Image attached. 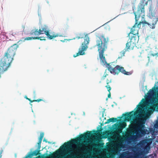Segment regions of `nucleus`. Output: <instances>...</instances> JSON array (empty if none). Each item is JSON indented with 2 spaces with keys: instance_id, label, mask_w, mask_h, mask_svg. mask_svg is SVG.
<instances>
[{
  "instance_id": "nucleus-1",
  "label": "nucleus",
  "mask_w": 158,
  "mask_h": 158,
  "mask_svg": "<svg viewBox=\"0 0 158 158\" xmlns=\"http://www.w3.org/2000/svg\"><path fill=\"white\" fill-rule=\"evenodd\" d=\"M108 40L103 35L98 37L96 40V46L98 47L99 56L101 61L103 64L106 65L108 70L113 74H118L120 72L126 75H130L132 73L128 72L124 69L123 67L118 65L115 66L113 63H107L106 61L104 53L107 48Z\"/></svg>"
},
{
  "instance_id": "nucleus-2",
  "label": "nucleus",
  "mask_w": 158,
  "mask_h": 158,
  "mask_svg": "<svg viewBox=\"0 0 158 158\" xmlns=\"http://www.w3.org/2000/svg\"><path fill=\"white\" fill-rule=\"evenodd\" d=\"M139 117L135 120L137 126L135 131H134L133 127L127 129L125 136L129 141H133L137 138L145 135L148 131L147 130L145 129V123L146 119L145 118V115L141 114L139 115Z\"/></svg>"
},
{
  "instance_id": "nucleus-3",
  "label": "nucleus",
  "mask_w": 158,
  "mask_h": 158,
  "mask_svg": "<svg viewBox=\"0 0 158 158\" xmlns=\"http://www.w3.org/2000/svg\"><path fill=\"white\" fill-rule=\"evenodd\" d=\"M93 135V133L91 131H88L86 133L81 135L80 136L76 139H72L70 141L65 142L61 147L60 148L64 150L66 149L73 144H77L80 146H82L83 141L87 140L88 138H89Z\"/></svg>"
},
{
  "instance_id": "nucleus-4",
  "label": "nucleus",
  "mask_w": 158,
  "mask_h": 158,
  "mask_svg": "<svg viewBox=\"0 0 158 158\" xmlns=\"http://www.w3.org/2000/svg\"><path fill=\"white\" fill-rule=\"evenodd\" d=\"M134 13L135 15V24L131 28L130 32L128 34V37H129L130 38V34L133 35H138L139 28L136 27V25L138 23V21L140 18L142 19L144 18V11L143 5L140 4L138 11L136 12H134Z\"/></svg>"
},
{
  "instance_id": "nucleus-5",
  "label": "nucleus",
  "mask_w": 158,
  "mask_h": 158,
  "mask_svg": "<svg viewBox=\"0 0 158 158\" xmlns=\"http://www.w3.org/2000/svg\"><path fill=\"white\" fill-rule=\"evenodd\" d=\"M48 29V27L46 25H42L40 27L39 30L37 29L32 30L30 34L31 35L38 36L45 33L47 38L50 40H52L59 36L58 34H56L54 32L50 33Z\"/></svg>"
},
{
  "instance_id": "nucleus-6",
  "label": "nucleus",
  "mask_w": 158,
  "mask_h": 158,
  "mask_svg": "<svg viewBox=\"0 0 158 158\" xmlns=\"http://www.w3.org/2000/svg\"><path fill=\"white\" fill-rule=\"evenodd\" d=\"M89 41V37L87 34L85 35L84 41L82 44L81 48L79 49L78 52L76 55H74L73 56L75 57L79 55H83L85 54L84 51L88 47V45Z\"/></svg>"
},
{
  "instance_id": "nucleus-7",
  "label": "nucleus",
  "mask_w": 158,
  "mask_h": 158,
  "mask_svg": "<svg viewBox=\"0 0 158 158\" xmlns=\"http://www.w3.org/2000/svg\"><path fill=\"white\" fill-rule=\"evenodd\" d=\"M139 40V36L138 35H132L130 40L126 44V48L127 49H133L134 47L136 46V44Z\"/></svg>"
},
{
  "instance_id": "nucleus-8",
  "label": "nucleus",
  "mask_w": 158,
  "mask_h": 158,
  "mask_svg": "<svg viewBox=\"0 0 158 158\" xmlns=\"http://www.w3.org/2000/svg\"><path fill=\"white\" fill-rule=\"evenodd\" d=\"M137 113L136 112L132 111L129 113H126V114H123V116L125 117V119H127L128 121L132 119L134 116L136 115Z\"/></svg>"
},
{
  "instance_id": "nucleus-9",
  "label": "nucleus",
  "mask_w": 158,
  "mask_h": 158,
  "mask_svg": "<svg viewBox=\"0 0 158 158\" xmlns=\"http://www.w3.org/2000/svg\"><path fill=\"white\" fill-rule=\"evenodd\" d=\"M158 89L157 87H153L152 89L149 91L148 93V95L150 96L156 95L157 92L156 90Z\"/></svg>"
},
{
  "instance_id": "nucleus-10",
  "label": "nucleus",
  "mask_w": 158,
  "mask_h": 158,
  "mask_svg": "<svg viewBox=\"0 0 158 158\" xmlns=\"http://www.w3.org/2000/svg\"><path fill=\"white\" fill-rule=\"evenodd\" d=\"M158 21L156 18H154L152 19L151 22L149 23L151 24V25H150L149 27L150 28L152 29H154L155 28V25L156 24Z\"/></svg>"
},
{
  "instance_id": "nucleus-11",
  "label": "nucleus",
  "mask_w": 158,
  "mask_h": 158,
  "mask_svg": "<svg viewBox=\"0 0 158 158\" xmlns=\"http://www.w3.org/2000/svg\"><path fill=\"white\" fill-rule=\"evenodd\" d=\"M129 156L128 152H124L120 155L119 158H130Z\"/></svg>"
},
{
  "instance_id": "nucleus-12",
  "label": "nucleus",
  "mask_w": 158,
  "mask_h": 158,
  "mask_svg": "<svg viewBox=\"0 0 158 158\" xmlns=\"http://www.w3.org/2000/svg\"><path fill=\"white\" fill-rule=\"evenodd\" d=\"M145 0H142L141 1V2L139 3V5L138 6V9H137V11H138V8H139V5H140V4H141V5H143V10H144V16H145L144 6H145V5H147L148 4V2H147L145 3Z\"/></svg>"
},
{
  "instance_id": "nucleus-13",
  "label": "nucleus",
  "mask_w": 158,
  "mask_h": 158,
  "mask_svg": "<svg viewBox=\"0 0 158 158\" xmlns=\"http://www.w3.org/2000/svg\"><path fill=\"white\" fill-rule=\"evenodd\" d=\"M149 16L150 18H153L155 17L156 13L154 10H150L149 13Z\"/></svg>"
},
{
  "instance_id": "nucleus-14",
  "label": "nucleus",
  "mask_w": 158,
  "mask_h": 158,
  "mask_svg": "<svg viewBox=\"0 0 158 158\" xmlns=\"http://www.w3.org/2000/svg\"><path fill=\"white\" fill-rule=\"evenodd\" d=\"M40 37H27L25 38H23L24 39L23 40L25 41L26 40H32L35 39H38L39 40L40 39Z\"/></svg>"
},
{
  "instance_id": "nucleus-15",
  "label": "nucleus",
  "mask_w": 158,
  "mask_h": 158,
  "mask_svg": "<svg viewBox=\"0 0 158 158\" xmlns=\"http://www.w3.org/2000/svg\"><path fill=\"white\" fill-rule=\"evenodd\" d=\"M143 100H144L143 99H142V100L141 101V102L139 103V104L137 106L136 108H138V111H141L142 110V108H141V107H142V105L141 104V102Z\"/></svg>"
},
{
  "instance_id": "nucleus-16",
  "label": "nucleus",
  "mask_w": 158,
  "mask_h": 158,
  "mask_svg": "<svg viewBox=\"0 0 158 158\" xmlns=\"http://www.w3.org/2000/svg\"><path fill=\"white\" fill-rule=\"evenodd\" d=\"M109 83V80L107 79L106 81V84L107 85L105 87L107 89L108 91L109 92H110V91L111 89V88L110 85H108Z\"/></svg>"
},
{
  "instance_id": "nucleus-17",
  "label": "nucleus",
  "mask_w": 158,
  "mask_h": 158,
  "mask_svg": "<svg viewBox=\"0 0 158 158\" xmlns=\"http://www.w3.org/2000/svg\"><path fill=\"white\" fill-rule=\"evenodd\" d=\"M44 136V133L43 132H41L40 133V136L39 139V143L40 142H41L42 141V140Z\"/></svg>"
},
{
  "instance_id": "nucleus-18",
  "label": "nucleus",
  "mask_w": 158,
  "mask_h": 158,
  "mask_svg": "<svg viewBox=\"0 0 158 158\" xmlns=\"http://www.w3.org/2000/svg\"><path fill=\"white\" fill-rule=\"evenodd\" d=\"M122 129H123L121 127L119 126L118 127L117 129L116 130V132L118 134H120L122 132ZM118 135H119V134H118Z\"/></svg>"
},
{
  "instance_id": "nucleus-19",
  "label": "nucleus",
  "mask_w": 158,
  "mask_h": 158,
  "mask_svg": "<svg viewBox=\"0 0 158 158\" xmlns=\"http://www.w3.org/2000/svg\"><path fill=\"white\" fill-rule=\"evenodd\" d=\"M40 152V150H36L33 152L32 155L37 156L39 154Z\"/></svg>"
},
{
  "instance_id": "nucleus-20",
  "label": "nucleus",
  "mask_w": 158,
  "mask_h": 158,
  "mask_svg": "<svg viewBox=\"0 0 158 158\" xmlns=\"http://www.w3.org/2000/svg\"><path fill=\"white\" fill-rule=\"evenodd\" d=\"M110 134V133L108 131H106L104 132L103 134V135L104 136V138H106Z\"/></svg>"
},
{
  "instance_id": "nucleus-21",
  "label": "nucleus",
  "mask_w": 158,
  "mask_h": 158,
  "mask_svg": "<svg viewBox=\"0 0 158 158\" xmlns=\"http://www.w3.org/2000/svg\"><path fill=\"white\" fill-rule=\"evenodd\" d=\"M28 100L31 102H39L40 101H43V100L42 99H38L37 100H31L30 98L29 99H28Z\"/></svg>"
},
{
  "instance_id": "nucleus-22",
  "label": "nucleus",
  "mask_w": 158,
  "mask_h": 158,
  "mask_svg": "<svg viewBox=\"0 0 158 158\" xmlns=\"http://www.w3.org/2000/svg\"><path fill=\"white\" fill-rule=\"evenodd\" d=\"M28 100L31 102H39L40 101H43V100L42 99H38L37 100H31L30 98L29 99H28Z\"/></svg>"
},
{
  "instance_id": "nucleus-23",
  "label": "nucleus",
  "mask_w": 158,
  "mask_h": 158,
  "mask_svg": "<svg viewBox=\"0 0 158 158\" xmlns=\"http://www.w3.org/2000/svg\"><path fill=\"white\" fill-rule=\"evenodd\" d=\"M125 53V51L124 50H123L120 52V55L121 56L120 57H118V58H121L122 57L124 56Z\"/></svg>"
},
{
  "instance_id": "nucleus-24",
  "label": "nucleus",
  "mask_w": 158,
  "mask_h": 158,
  "mask_svg": "<svg viewBox=\"0 0 158 158\" xmlns=\"http://www.w3.org/2000/svg\"><path fill=\"white\" fill-rule=\"evenodd\" d=\"M127 124L126 123H124L120 124L119 126L121 127L123 129V128H125Z\"/></svg>"
},
{
  "instance_id": "nucleus-25",
  "label": "nucleus",
  "mask_w": 158,
  "mask_h": 158,
  "mask_svg": "<svg viewBox=\"0 0 158 158\" xmlns=\"http://www.w3.org/2000/svg\"><path fill=\"white\" fill-rule=\"evenodd\" d=\"M154 127L155 129L158 130V120L156 121V123L154 125Z\"/></svg>"
},
{
  "instance_id": "nucleus-26",
  "label": "nucleus",
  "mask_w": 158,
  "mask_h": 158,
  "mask_svg": "<svg viewBox=\"0 0 158 158\" xmlns=\"http://www.w3.org/2000/svg\"><path fill=\"white\" fill-rule=\"evenodd\" d=\"M142 22L139 21V23L136 25V27H138L139 28V29L141 27V24L142 23Z\"/></svg>"
},
{
  "instance_id": "nucleus-27",
  "label": "nucleus",
  "mask_w": 158,
  "mask_h": 158,
  "mask_svg": "<svg viewBox=\"0 0 158 158\" xmlns=\"http://www.w3.org/2000/svg\"><path fill=\"white\" fill-rule=\"evenodd\" d=\"M144 143V142L143 141H141L138 143V145L139 146L141 147L143 146Z\"/></svg>"
},
{
  "instance_id": "nucleus-28",
  "label": "nucleus",
  "mask_w": 158,
  "mask_h": 158,
  "mask_svg": "<svg viewBox=\"0 0 158 158\" xmlns=\"http://www.w3.org/2000/svg\"><path fill=\"white\" fill-rule=\"evenodd\" d=\"M112 119H113V118H110L108 119L107 120V121L105 123V124L109 123L111 122V121H112L111 120H112Z\"/></svg>"
},
{
  "instance_id": "nucleus-29",
  "label": "nucleus",
  "mask_w": 158,
  "mask_h": 158,
  "mask_svg": "<svg viewBox=\"0 0 158 158\" xmlns=\"http://www.w3.org/2000/svg\"><path fill=\"white\" fill-rule=\"evenodd\" d=\"M140 21L142 22V23H143V24H147L149 26L150 25H151V24H150L149 23L146 22V21L144 20V21H142V20H141Z\"/></svg>"
},
{
  "instance_id": "nucleus-30",
  "label": "nucleus",
  "mask_w": 158,
  "mask_h": 158,
  "mask_svg": "<svg viewBox=\"0 0 158 158\" xmlns=\"http://www.w3.org/2000/svg\"><path fill=\"white\" fill-rule=\"evenodd\" d=\"M41 142H40V143H39V142H38V150H40V148L41 147Z\"/></svg>"
},
{
  "instance_id": "nucleus-31",
  "label": "nucleus",
  "mask_w": 158,
  "mask_h": 158,
  "mask_svg": "<svg viewBox=\"0 0 158 158\" xmlns=\"http://www.w3.org/2000/svg\"><path fill=\"white\" fill-rule=\"evenodd\" d=\"M111 120L112 121L111 122H115L116 121H118L117 118H113V119H112V120Z\"/></svg>"
},
{
  "instance_id": "nucleus-32",
  "label": "nucleus",
  "mask_w": 158,
  "mask_h": 158,
  "mask_svg": "<svg viewBox=\"0 0 158 158\" xmlns=\"http://www.w3.org/2000/svg\"><path fill=\"white\" fill-rule=\"evenodd\" d=\"M151 55L152 56H158V52L157 53H154V54L152 53L151 54Z\"/></svg>"
},
{
  "instance_id": "nucleus-33",
  "label": "nucleus",
  "mask_w": 158,
  "mask_h": 158,
  "mask_svg": "<svg viewBox=\"0 0 158 158\" xmlns=\"http://www.w3.org/2000/svg\"><path fill=\"white\" fill-rule=\"evenodd\" d=\"M83 36H84V35H81V36H77L76 37V38H77L78 39H80V38H83Z\"/></svg>"
},
{
  "instance_id": "nucleus-34",
  "label": "nucleus",
  "mask_w": 158,
  "mask_h": 158,
  "mask_svg": "<svg viewBox=\"0 0 158 158\" xmlns=\"http://www.w3.org/2000/svg\"><path fill=\"white\" fill-rule=\"evenodd\" d=\"M40 40H45V37H40Z\"/></svg>"
},
{
  "instance_id": "nucleus-35",
  "label": "nucleus",
  "mask_w": 158,
  "mask_h": 158,
  "mask_svg": "<svg viewBox=\"0 0 158 158\" xmlns=\"http://www.w3.org/2000/svg\"><path fill=\"white\" fill-rule=\"evenodd\" d=\"M22 29H23V31H24V30L25 28V26H24V25H22Z\"/></svg>"
},
{
  "instance_id": "nucleus-36",
  "label": "nucleus",
  "mask_w": 158,
  "mask_h": 158,
  "mask_svg": "<svg viewBox=\"0 0 158 158\" xmlns=\"http://www.w3.org/2000/svg\"><path fill=\"white\" fill-rule=\"evenodd\" d=\"M108 98H110L111 97V94L110 92H109V93L108 95Z\"/></svg>"
},
{
  "instance_id": "nucleus-37",
  "label": "nucleus",
  "mask_w": 158,
  "mask_h": 158,
  "mask_svg": "<svg viewBox=\"0 0 158 158\" xmlns=\"http://www.w3.org/2000/svg\"><path fill=\"white\" fill-rule=\"evenodd\" d=\"M107 75H108L106 74L105 75V74L104 75V76H103V79H105V78L106 77Z\"/></svg>"
},
{
  "instance_id": "nucleus-38",
  "label": "nucleus",
  "mask_w": 158,
  "mask_h": 158,
  "mask_svg": "<svg viewBox=\"0 0 158 158\" xmlns=\"http://www.w3.org/2000/svg\"><path fill=\"white\" fill-rule=\"evenodd\" d=\"M81 35H83V34H80L79 35V36H81Z\"/></svg>"
},
{
  "instance_id": "nucleus-39",
  "label": "nucleus",
  "mask_w": 158,
  "mask_h": 158,
  "mask_svg": "<svg viewBox=\"0 0 158 158\" xmlns=\"http://www.w3.org/2000/svg\"><path fill=\"white\" fill-rule=\"evenodd\" d=\"M156 18V19L158 21V16H157V18Z\"/></svg>"
},
{
  "instance_id": "nucleus-40",
  "label": "nucleus",
  "mask_w": 158,
  "mask_h": 158,
  "mask_svg": "<svg viewBox=\"0 0 158 158\" xmlns=\"http://www.w3.org/2000/svg\"><path fill=\"white\" fill-rule=\"evenodd\" d=\"M26 98L28 100V99H29V98H27V97H26Z\"/></svg>"
},
{
  "instance_id": "nucleus-41",
  "label": "nucleus",
  "mask_w": 158,
  "mask_h": 158,
  "mask_svg": "<svg viewBox=\"0 0 158 158\" xmlns=\"http://www.w3.org/2000/svg\"><path fill=\"white\" fill-rule=\"evenodd\" d=\"M148 58L149 61V56H148Z\"/></svg>"
},
{
  "instance_id": "nucleus-42",
  "label": "nucleus",
  "mask_w": 158,
  "mask_h": 158,
  "mask_svg": "<svg viewBox=\"0 0 158 158\" xmlns=\"http://www.w3.org/2000/svg\"><path fill=\"white\" fill-rule=\"evenodd\" d=\"M156 106H157L158 107L157 108H158V105H156Z\"/></svg>"
},
{
  "instance_id": "nucleus-43",
  "label": "nucleus",
  "mask_w": 158,
  "mask_h": 158,
  "mask_svg": "<svg viewBox=\"0 0 158 158\" xmlns=\"http://www.w3.org/2000/svg\"><path fill=\"white\" fill-rule=\"evenodd\" d=\"M136 156H137V155L136 154H135V156H134V158L136 157Z\"/></svg>"
},
{
  "instance_id": "nucleus-44",
  "label": "nucleus",
  "mask_w": 158,
  "mask_h": 158,
  "mask_svg": "<svg viewBox=\"0 0 158 158\" xmlns=\"http://www.w3.org/2000/svg\"><path fill=\"white\" fill-rule=\"evenodd\" d=\"M142 113H143V112H142ZM143 113L145 114V112H143Z\"/></svg>"
},
{
  "instance_id": "nucleus-45",
  "label": "nucleus",
  "mask_w": 158,
  "mask_h": 158,
  "mask_svg": "<svg viewBox=\"0 0 158 158\" xmlns=\"http://www.w3.org/2000/svg\"><path fill=\"white\" fill-rule=\"evenodd\" d=\"M1 157H2V155H0V158H1Z\"/></svg>"
}]
</instances>
